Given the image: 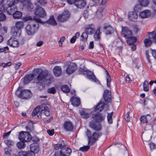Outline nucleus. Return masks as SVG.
<instances>
[{
    "instance_id": "obj_1",
    "label": "nucleus",
    "mask_w": 156,
    "mask_h": 156,
    "mask_svg": "<svg viewBox=\"0 0 156 156\" xmlns=\"http://www.w3.org/2000/svg\"><path fill=\"white\" fill-rule=\"evenodd\" d=\"M52 77L47 70L42 71L35 79L37 86L40 90L43 89L45 84L49 85L51 83Z\"/></svg>"
},
{
    "instance_id": "obj_2",
    "label": "nucleus",
    "mask_w": 156,
    "mask_h": 156,
    "mask_svg": "<svg viewBox=\"0 0 156 156\" xmlns=\"http://www.w3.org/2000/svg\"><path fill=\"white\" fill-rule=\"evenodd\" d=\"M46 3L45 0H38L35 1L34 4L36 6L35 11L36 15L41 17H44L46 16L47 13L45 10L41 7V6L45 5Z\"/></svg>"
},
{
    "instance_id": "obj_3",
    "label": "nucleus",
    "mask_w": 156,
    "mask_h": 156,
    "mask_svg": "<svg viewBox=\"0 0 156 156\" xmlns=\"http://www.w3.org/2000/svg\"><path fill=\"white\" fill-rule=\"evenodd\" d=\"M122 30L121 34L123 37L128 39L127 43L129 45H132L134 43L136 40V39L134 37H132V31L129 30L126 27H122Z\"/></svg>"
},
{
    "instance_id": "obj_4",
    "label": "nucleus",
    "mask_w": 156,
    "mask_h": 156,
    "mask_svg": "<svg viewBox=\"0 0 156 156\" xmlns=\"http://www.w3.org/2000/svg\"><path fill=\"white\" fill-rule=\"evenodd\" d=\"M86 134L88 139V144L89 146H92L94 144L95 142L98 140L99 137L101 135V133L100 132H94L91 134V133L90 130L87 129L86 132Z\"/></svg>"
},
{
    "instance_id": "obj_5",
    "label": "nucleus",
    "mask_w": 156,
    "mask_h": 156,
    "mask_svg": "<svg viewBox=\"0 0 156 156\" xmlns=\"http://www.w3.org/2000/svg\"><path fill=\"white\" fill-rule=\"evenodd\" d=\"M16 94L18 98L24 99H29L32 96V93L30 90H22L19 88L16 91Z\"/></svg>"
},
{
    "instance_id": "obj_6",
    "label": "nucleus",
    "mask_w": 156,
    "mask_h": 156,
    "mask_svg": "<svg viewBox=\"0 0 156 156\" xmlns=\"http://www.w3.org/2000/svg\"><path fill=\"white\" fill-rule=\"evenodd\" d=\"M39 28V24L37 23L32 25H28L25 28L26 33L29 35H32L37 31Z\"/></svg>"
},
{
    "instance_id": "obj_7",
    "label": "nucleus",
    "mask_w": 156,
    "mask_h": 156,
    "mask_svg": "<svg viewBox=\"0 0 156 156\" xmlns=\"http://www.w3.org/2000/svg\"><path fill=\"white\" fill-rule=\"evenodd\" d=\"M19 139L22 141L28 142L31 139V136L28 132L21 131L19 133Z\"/></svg>"
},
{
    "instance_id": "obj_8",
    "label": "nucleus",
    "mask_w": 156,
    "mask_h": 156,
    "mask_svg": "<svg viewBox=\"0 0 156 156\" xmlns=\"http://www.w3.org/2000/svg\"><path fill=\"white\" fill-rule=\"evenodd\" d=\"M70 16V14L69 12L68 11H66L58 15L57 18L58 21L60 22H64L68 20Z\"/></svg>"
},
{
    "instance_id": "obj_9",
    "label": "nucleus",
    "mask_w": 156,
    "mask_h": 156,
    "mask_svg": "<svg viewBox=\"0 0 156 156\" xmlns=\"http://www.w3.org/2000/svg\"><path fill=\"white\" fill-rule=\"evenodd\" d=\"M77 69L76 64L74 63H71L68 66L66 70V72L67 74L70 75L74 72Z\"/></svg>"
},
{
    "instance_id": "obj_10",
    "label": "nucleus",
    "mask_w": 156,
    "mask_h": 156,
    "mask_svg": "<svg viewBox=\"0 0 156 156\" xmlns=\"http://www.w3.org/2000/svg\"><path fill=\"white\" fill-rule=\"evenodd\" d=\"M89 127L96 131H100L102 129V126L99 122L92 121L90 122Z\"/></svg>"
},
{
    "instance_id": "obj_11",
    "label": "nucleus",
    "mask_w": 156,
    "mask_h": 156,
    "mask_svg": "<svg viewBox=\"0 0 156 156\" xmlns=\"http://www.w3.org/2000/svg\"><path fill=\"white\" fill-rule=\"evenodd\" d=\"M82 70L80 69V71L82 72H86L87 74V78L92 81L96 83H99V81L97 80L93 73L92 72L88 73L87 71H83V70Z\"/></svg>"
},
{
    "instance_id": "obj_12",
    "label": "nucleus",
    "mask_w": 156,
    "mask_h": 156,
    "mask_svg": "<svg viewBox=\"0 0 156 156\" xmlns=\"http://www.w3.org/2000/svg\"><path fill=\"white\" fill-rule=\"evenodd\" d=\"M128 18L129 20L133 21H136L138 18L137 13L134 11H130L128 14Z\"/></svg>"
},
{
    "instance_id": "obj_13",
    "label": "nucleus",
    "mask_w": 156,
    "mask_h": 156,
    "mask_svg": "<svg viewBox=\"0 0 156 156\" xmlns=\"http://www.w3.org/2000/svg\"><path fill=\"white\" fill-rule=\"evenodd\" d=\"M92 118L96 121L99 122L103 121L105 118V116H103L101 113H98L94 114L92 115Z\"/></svg>"
},
{
    "instance_id": "obj_14",
    "label": "nucleus",
    "mask_w": 156,
    "mask_h": 156,
    "mask_svg": "<svg viewBox=\"0 0 156 156\" xmlns=\"http://www.w3.org/2000/svg\"><path fill=\"white\" fill-rule=\"evenodd\" d=\"M111 92L108 90H105L103 94V98L106 103H108L111 101Z\"/></svg>"
},
{
    "instance_id": "obj_15",
    "label": "nucleus",
    "mask_w": 156,
    "mask_h": 156,
    "mask_svg": "<svg viewBox=\"0 0 156 156\" xmlns=\"http://www.w3.org/2000/svg\"><path fill=\"white\" fill-rule=\"evenodd\" d=\"M86 4V2L84 0H76L74 3L76 7L80 9L83 8Z\"/></svg>"
},
{
    "instance_id": "obj_16",
    "label": "nucleus",
    "mask_w": 156,
    "mask_h": 156,
    "mask_svg": "<svg viewBox=\"0 0 156 156\" xmlns=\"http://www.w3.org/2000/svg\"><path fill=\"white\" fill-rule=\"evenodd\" d=\"M43 113L46 116H48L50 115L49 109L47 106H45L43 109L41 110L39 115H37L38 117L39 118H41V114Z\"/></svg>"
},
{
    "instance_id": "obj_17",
    "label": "nucleus",
    "mask_w": 156,
    "mask_h": 156,
    "mask_svg": "<svg viewBox=\"0 0 156 156\" xmlns=\"http://www.w3.org/2000/svg\"><path fill=\"white\" fill-rule=\"evenodd\" d=\"M8 44L13 47H18L19 46V43L18 41L14 38H11L8 41Z\"/></svg>"
},
{
    "instance_id": "obj_18",
    "label": "nucleus",
    "mask_w": 156,
    "mask_h": 156,
    "mask_svg": "<svg viewBox=\"0 0 156 156\" xmlns=\"http://www.w3.org/2000/svg\"><path fill=\"white\" fill-rule=\"evenodd\" d=\"M64 129L67 131H70L73 129V126L72 123L70 121L65 122L63 125Z\"/></svg>"
},
{
    "instance_id": "obj_19",
    "label": "nucleus",
    "mask_w": 156,
    "mask_h": 156,
    "mask_svg": "<svg viewBox=\"0 0 156 156\" xmlns=\"http://www.w3.org/2000/svg\"><path fill=\"white\" fill-rule=\"evenodd\" d=\"M151 119V115L149 114L146 115H143L140 119L141 122L144 123H147Z\"/></svg>"
},
{
    "instance_id": "obj_20",
    "label": "nucleus",
    "mask_w": 156,
    "mask_h": 156,
    "mask_svg": "<svg viewBox=\"0 0 156 156\" xmlns=\"http://www.w3.org/2000/svg\"><path fill=\"white\" fill-rule=\"evenodd\" d=\"M53 73L56 77L60 76L62 74V69L61 67L59 66H55L53 69Z\"/></svg>"
},
{
    "instance_id": "obj_21",
    "label": "nucleus",
    "mask_w": 156,
    "mask_h": 156,
    "mask_svg": "<svg viewBox=\"0 0 156 156\" xmlns=\"http://www.w3.org/2000/svg\"><path fill=\"white\" fill-rule=\"evenodd\" d=\"M30 151H28V152H26L27 153V155L28 154H29L30 152H32L33 153L35 156L34 153H37L39 151V147L37 145H35L34 144H32L30 145Z\"/></svg>"
},
{
    "instance_id": "obj_22",
    "label": "nucleus",
    "mask_w": 156,
    "mask_h": 156,
    "mask_svg": "<svg viewBox=\"0 0 156 156\" xmlns=\"http://www.w3.org/2000/svg\"><path fill=\"white\" fill-rule=\"evenodd\" d=\"M85 31L89 35L93 34L95 28L92 24L88 25L85 29Z\"/></svg>"
},
{
    "instance_id": "obj_23",
    "label": "nucleus",
    "mask_w": 156,
    "mask_h": 156,
    "mask_svg": "<svg viewBox=\"0 0 156 156\" xmlns=\"http://www.w3.org/2000/svg\"><path fill=\"white\" fill-rule=\"evenodd\" d=\"M151 12L150 11L146 10L141 12L139 14V17L141 18H147L150 16Z\"/></svg>"
},
{
    "instance_id": "obj_24",
    "label": "nucleus",
    "mask_w": 156,
    "mask_h": 156,
    "mask_svg": "<svg viewBox=\"0 0 156 156\" xmlns=\"http://www.w3.org/2000/svg\"><path fill=\"white\" fill-rule=\"evenodd\" d=\"M61 151L63 156H69L72 152L71 149L67 147H63L61 148Z\"/></svg>"
},
{
    "instance_id": "obj_25",
    "label": "nucleus",
    "mask_w": 156,
    "mask_h": 156,
    "mask_svg": "<svg viewBox=\"0 0 156 156\" xmlns=\"http://www.w3.org/2000/svg\"><path fill=\"white\" fill-rule=\"evenodd\" d=\"M105 105L104 102H100L94 108V111L97 112L101 111L104 108Z\"/></svg>"
},
{
    "instance_id": "obj_26",
    "label": "nucleus",
    "mask_w": 156,
    "mask_h": 156,
    "mask_svg": "<svg viewBox=\"0 0 156 156\" xmlns=\"http://www.w3.org/2000/svg\"><path fill=\"white\" fill-rule=\"evenodd\" d=\"M7 13L9 15L13 14L17 10V8L16 6L13 5L8 6L6 9Z\"/></svg>"
},
{
    "instance_id": "obj_27",
    "label": "nucleus",
    "mask_w": 156,
    "mask_h": 156,
    "mask_svg": "<svg viewBox=\"0 0 156 156\" xmlns=\"http://www.w3.org/2000/svg\"><path fill=\"white\" fill-rule=\"evenodd\" d=\"M72 104L74 106H77L80 104V100L78 98L73 97L70 99Z\"/></svg>"
},
{
    "instance_id": "obj_28",
    "label": "nucleus",
    "mask_w": 156,
    "mask_h": 156,
    "mask_svg": "<svg viewBox=\"0 0 156 156\" xmlns=\"http://www.w3.org/2000/svg\"><path fill=\"white\" fill-rule=\"evenodd\" d=\"M20 30L14 27L11 28V33L14 36H19L20 34Z\"/></svg>"
},
{
    "instance_id": "obj_29",
    "label": "nucleus",
    "mask_w": 156,
    "mask_h": 156,
    "mask_svg": "<svg viewBox=\"0 0 156 156\" xmlns=\"http://www.w3.org/2000/svg\"><path fill=\"white\" fill-rule=\"evenodd\" d=\"M104 29L106 30V34H111L114 31L113 27L109 25H105L104 27Z\"/></svg>"
},
{
    "instance_id": "obj_30",
    "label": "nucleus",
    "mask_w": 156,
    "mask_h": 156,
    "mask_svg": "<svg viewBox=\"0 0 156 156\" xmlns=\"http://www.w3.org/2000/svg\"><path fill=\"white\" fill-rule=\"evenodd\" d=\"M34 77V76L32 74H30L26 76L24 78V83L25 84L28 83L33 80Z\"/></svg>"
},
{
    "instance_id": "obj_31",
    "label": "nucleus",
    "mask_w": 156,
    "mask_h": 156,
    "mask_svg": "<svg viewBox=\"0 0 156 156\" xmlns=\"http://www.w3.org/2000/svg\"><path fill=\"white\" fill-rule=\"evenodd\" d=\"M24 5L26 6L29 11H31L34 8L33 5L30 0H27L23 4Z\"/></svg>"
},
{
    "instance_id": "obj_32",
    "label": "nucleus",
    "mask_w": 156,
    "mask_h": 156,
    "mask_svg": "<svg viewBox=\"0 0 156 156\" xmlns=\"http://www.w3.org/2000/svg\"><path fill=\"white\" fill-rule=\"evenodd\" d=\"M47 23L48 24L52 26H55L57 25V23L53 16H51L50 17V18L47 21Z\"/></svg>"
},
{
    "instance_id": "obj_33",
    "label": "nucleus",
    "mask_w": 156,
    "mask_h": 156,
    "mask_svg": "<svg viewBox=\"0 0 156 156\" xmlns=\"http://www.w3.org/2000/svg\"><path fill=\"white\" fill-rule=\"evenodd\" d=\"M80 114L83 118L85 119L88 118L90 116V114L86 110L81 111L80 112Z\"/></svg>"
},
{
    "instance_id": "obj_34",
    "label": "nucleus",
    "mask_w": 156,
    "mask_h": 156,
    "mask_svg": "<svg viewBox=\"0 0 156 156\" xmlns=\"http://www.w3.org/2000/svg\"><path fill=\"white\" fill-rule=\"evenodd\" d=\"M65 145L64 142L62 140H61L60 143H59L57 144H56L54 146V148L55 150H58L59 148H62L63 147L65 146Z\"/></svg>"
},
{
    "instance_id": "obj_35",
    "label": "nucleus",
    "mask_w": 156,
    "mask_h": 156,
    "mask_svg": "<svg viewBox=\"0 0 156 156\" xmlns=\"http://www.w3.org/2000/svg\"><path fill=\"white\" fill-rule=\"evenodd\" d=\"M12 15L14 18L18 19L21 18L22 16V14L21 12L16 10L14 12Z\"/></svg>"
},
{
    "instance_id": "obj_36",
    "label": "nucleus",
    "mask_w": 156,
    "mask_h": 156,
    "mask_svg": "<svg viewBox=\"0 0 156 156\" xmlns=\"http://www.w3.org/2000/svg\"><path fill=\"white\" fill-rule=\"evenodd\" d=\"M34 156V154L32 152H30V153L28 154L27 155V153L26 151H21L19 152L17 156Z\"/></svg>"
},
{
    "instance_id": "obj_37",
    "label": "nucleus",
    "mask_w": 156,
    "mask_h": 156,
    "mask_svg": "<svg viewBox=\"0 0 156 156\" xmlns=\"http://www.w3.org/2000/svg\"><path fill=\"white\" fill-rule=\"evenodd\" d=\"M141 6H147L149 3V0H138Z\"/></svg>"
},
{
    "instance_id": "obj_38",
    "label": "nucleus",
    "mask_w": 156,
    "mask_h": 156,
    "mask_svg": "<svg viewBox=\"0 0 156 156\" xmlns=\"http://www.w3.org/2000/svg\"><path fill=\"white\" fill-rule=\"evenodd\" d=\"M42 105L38 106L33 111L32 115V116H35L40 111V109L43 108Z\"/></svg>"
},
{
    "instance_id": "obj_39",
    "label": "nucleus",
    "mask_w": 156,
    "mask_h": 156,
    "mask_svg": "<svg viewBox=\"0 0 156 156\" xmlns=\"http://www.w3.org/2000/svg\"><path fill=\"white\" fill-rule=\"evenodd\" d=\"M24 25V23L23 21H17L15 23V27L20 30L23 28Z\"/></svg>"
},
{
    "instance_id": "obj_40",
    "label": "nucleus",
    "mask_w": 156,
    "mask_h": 156,
    "mask_svg": "<svg viewBox=\"0 0 156 156\" xmlns=\"http://www.w3.org/2000/svg\"><path fill=\"white\" fill-rule=\"evenodd\" d=\"M100 29L98 28V29L94 35V39L96 41L98 40L100 38Z\"/></svg>"
},
{
    "instance_id": "obj_41",
    "label": "nucleus",
    "mask_w": 156,
    "mask_h": 156,
    "mask_svg": "<svg viewBox=\"0 0 156 156\" xmlns=\"http://www.w3.org/2000/svg\"><path fill=\"white\" fill-rule=\"evenodd\" d=\"M61 90L63 92L69 93L70 91V89L68 86L66 85H62L61 87Z\"/></svg>"
},
{
    "instance_id": "obj_42",
    "label": "nucleus",
    "mask_w": 156,
    "mask_h": 156,
    "mask_svg": "<svg viewBox=\"0 0 156 156\" xmlns=\"http://www.w3.org/2000/svg\"><path fill=\"white\" fill-rule=\"evenodd\" d=\"M144 90L145 91H148L149 90L148 82L147 80L144 81L143 84Z\"/></svg>"
},
{
    "instance_id": "obj_43",
    "label": "nucleus",
    "mask_w": 156,
    "mask_h": 156,
    "mask_svg": "<svg viewBox=\"0 0 156 156\" xmlns=\"http://www.w3.org/2000/svg\"><path fill=\"white\" fill-rule=\"evenodd\" d=\"M152 43V41L149 38H147L145 39L144 43L146 47H149Z\"/></svg>"
},
{
    "instance_id": "obj_44",
    "label": "nucleus",
    "mask_w": 156,
    "mask_h": 156,
    "mask_svg": "<svg viewBox=\"0 0 156 156\" xmlns=\"http://www.w3.org/2000/svg\"><path fill=\"white\" fill-rule=\"evenodd\" d=\"M107 76V85L108 87L110 86V83L111 81V78L108 73L107 70H105Z\"/></svg>"
},
{
    "instance_id": "obj_45",
    "label": "nucleus",
    "mask_w": 156,
    "mask_h": 156,
    "mask_svg": "<svg viewBox=\"0 0 156 156\" xmlns=\"http://www.w3.org/2000/svg\"><path fill=\"white\" fill-rule=\"evenodd\" d=\"M24 142L21 141L17 144V146L18 148L23 149L25 147V145Z\"/></svg>"
},
{
    "instance_id": "obj_46",
    "label": "nucleus",
    "mask_w": 156,
    "mask_h": 156,
    "mask_svg": "<svg viewBox=\"0 0 156 156\" xmlns=\"http://www.w3.org/2000/svg\"><path fill=\"white\" fill-rule=\"evenodd\" d=\"M113 114V112H112L108 114L107 119L108 122L109 124H112V116Z\"/></svg>"
},
{
    "instance_id": "obj_47",
    "label": "nucleus",
    "mask_w": 156,
    "mask_h": 156,
    "mask_svg": "<svg viewBox=\"0 0 156 156\" xmlns=\"http://www.w3.org/2000/svg\"><path fill=\"white\" fill-rule=\"evenodd\" d=\"M88 34L85 31L81 36V40L84 41H86L88 37Z\"/></svg>"
},
{
    "instance_id": "obj_48",
    "label": "nucleus",
    "mask_w": 156,
    "mask_h": 156,
    "mask_svg": "<svg viewBox=\"0 0 156 156\" xmlns=\"http://www.w3.org/2000/svg\"><path fill=\"white\" fill-rule=\"evenodd\" d=\"M15 2V0H7L6 4L8 6H13Z\"/></svg>"
},
{
    "instance_id": "obj_49",
    "label": "nucleus",
    "mask_w": 156,
    "mask_h": 156,
    "mask_svg": "<svg viewBox=\"0 0 156 156\" xmlns=\"http://www.w3.org/2000/svg\"><path fill=\"white\" fill-rule=\"evenodd\" d=\"M150 38H153L156 43V33L155 31L150 33L149 35Z\"/></svg>"
},
{
    "instance_id": "obj_50",
    "label": "nucleus",
    "mask_w": 156,
    "mask_h": 156,
    "mask_svg": "<svg viewBox=\"0 0 156 156\" xmlns=\"http://www.w3.org/2000/svg\"><path fill=\"white\" fill-rule=\"evenodd\" d=\"M4 142L9 147L12 145L13 144V142L10 140L7 139L4 141Z\"/></svg>"
},
{
    "instance_id": "obj_51",
    "label": "nucleus",
    "mask_w": 156,
    "mask_h": 156,
    "mask_svg": "<svg viewBox=\"0 0 156 156\" xmlns=\"http://www.w3.org/2000/svg\"><path fill=\"white\" fill-rule=\"evenodd\" d=\"M34 20L36 21L37 23H40L42 24H44V22L42 21L39 18V17L37 16H35L33 17Z\"/></svg>"
},
{
    "instance_id": "obj_52",
    "label": "nucleus",
    "mask_w": 156,
    "mask_h": 156,
    "mask_svg": "<svg viewBox=\"0 0 156 156\" xmlns=\"http://www.w3.org/2000/svg\"><path fill=\"white\" fill-rule=\"evenodd\" d=\"M90 146L89 145L88 146H84L80 148L79 150L82 151H87L90 148Z\"/></svg>"
},
{
    "instance_id": "obj_53",
    "label": "nucleus",
    "mask_w": 156,
    "mask_h": 156,
    "mask_svg": "<svg viewBox=\"0 0 156 156\" xmlns=\"http://www.w3.org/2000/svg\"><path fill=\"white\" fill-rule=\"evenodd\" d=\"M10 150L8 148H5L4 149V156H11L9 152Z\"/></svg>"
},
{
    "instance_id": "obj_54",
    "label": "nucleus",
    "mask_w": 156,
    "mask_h": 156,
    "mask_svg": "<svg viewBox=\"0 0 156 156\" xmlns=\"http://www.w3.org/2000/svg\"><path fill=\"white\" fill-rule=\"evenodd\" d=\"M47 92L49 93L55 94L56 92V89L54 87H51L48 89Z\"/></svg>"
},
{
    "instance_id": "obj_55",
    "label": "nucleus",
    "mask_w": 156,
    "mask_h": 156,
    "mask_svg": "<svg viewBox=\"0 0 156 156\" xmlns=\"http://www.w3.org/2000/svg\"><path fill=\"white\" fill-rule=\"evenodd\" d=\"M65 39V37H64L63 36L60 38L59 41H58L59 47H62V43L64 42Z\"/></svg>"
},
{
    "instance_id": "obj_56",
    "label": "nucleus",
    "mask_w": 156,
    "mask_h": 156,
    "mask_svg": "<svg viewBox=\"0 0 156 156\" xmlns=\"http://www.w3.org/2000/svg\"><path fill=\"white\" fill-rule=\"evenodd\" d=\"M6 17L3 13H0V21H3L5 20Z\"/></svg>"
},
{
    "instance_id": "obj_57",
    "label": "nucleus",
    "mask_w": 156,
    "mask_h": 156,
    "mask_svg": "<svg viewBox=\"0 0 156 156\" xmlns=\"http://www.w3.org/2000/svg\"><path fill=\"white\" fill-rule=\"evenodd\" d=\"M141 5H136L134 8V10L135 11H138L141 9Z\"/></svg>"
},
{
    "instance_id": "obj_58",
    "label": "nucleus",
    "mask_w": 156,
    "mask_h": 156,
    "mask_svg": "<svg viewBox=\"0 0 156 156\" xmlns=\"http://www.w3.org/2000/svg\"><path fill=\"white\" fill-rule=\"evenodd\" d=\"M62 154L61 150L58 151L55 153L54 155L55 156H63Z\"/></svg>"
},
{
    "instance_id": "obj_59",
    "label": "nucleus",
    "mask_w": 156,
    "mask_h": 156,
    "mask_svg": "<svg viewBox=\"0 0 156 156\" xmlns=\"http://www.w3.org/2000/svg\"><path fill=\"white\" fill-rule=\"evenodd\" d=\"M47 131L48 134L50 136H52L54 134V130L53 129H48Z\"/></svg>"
},
{
    "instance_id": "obj_60",
    "label": "nucleus",
    "mask_w": 156,
    "mask_h": 156,
    "mask_svg": "<svg viewBox=\"0 0 156 156\" xmlns=\"http://www.w3.org/2000/svg\"><path fill=\"white\" fill-rule=\"evenodd\" d=\"M12 64L11 62H9L7 63H3L2 64V66L3 67H6L10 66Z\"/></svg>"
},
{
    "instance_id": "obj_61",
    "label": "nucleus",
    "mask_w": 156,
    "mask_h": 156,
    "mask_svg": "<svg viewBox=\"0 0 156 156\" xmlns=\"http://www.w3.org/2000/svg\"><path fill=\"white\" fill-rule=\"evenodd\" d=\"M129 112H127V114L125 116V119L126 120L127 122H129L130 119L129 118Z\"/></svg>"
},
{
    "instance_id": "obj_62",
    "label": "nucleus",
    "mask_w": 156,
    "mask_h": 156,
    "mask_svg": "<svg viewBox=\"0 0 156 156\" xmlns=\"http://www.w3.org/2000/svg\"><path fill=\"white\" fill-rule=\"evenodd\" d=\"M83 15L85 18H87L88 16V11L87 10H85L83 12Z\"/></svg>"
},
{
    "instance_id": "obj_63",
    "label": "nucleus",
    "mask_w": 156,
    "mask_h": 156,
    "mask_svg": "<svg viewBox=\"0 0 156 156\" xmlns=\"http://www.w3.org/2000/svg\"><path fill=\"white\" fill-rule=\"evenodd\" d=\"M149 145L151 150L154 149L155 148V145L153 143H150Z\"/></svg>"
},
{
    "instance_id": "obj_64",
    "label": "nucleus",
    "mask_w": 156,
    "mask_h": 156,
    "mask_svg": "<svg viewBox=\"0 0 156 156\" xmlns=\"http://www.w3.org/2000/svg\"><path fill=\"white\" fill-rule=\"evenodd\" d=\"M146 58L149 62H150V59L149 58V51H146L145 52Z\"/></svg>"
}]
</instances>
